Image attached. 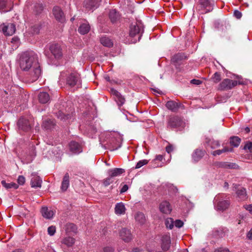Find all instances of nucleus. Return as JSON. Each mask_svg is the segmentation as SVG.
Masks as SVG:
<instances>
[{
  "label": "nucleus",
  "mask_w": 252,
  "mask_h": 252,
  "mask_svg": "<svg viewBox=\"0 0 252 252\" xmlns=\"http://www.w3.org/2000/svg\"><path fill=\"white\" fill-rule=\"evenodd\" d=\"M19 64L21 69L26 72L25 78L29 83L36 81L41 75V70L36 54L26 51L20 55Z\"/></svg>",
  "instance_id": "f257e3e1"
},
{
  "label": "nucleus",
  "mask_w": 252,
  "mask_h": 252,
  "mask_svg": "<svg viewBox=\"0 0 252 252\" xmlns=\"http://www.w3.org/2000/svg\"><path fill=\"white\" fill-rule=\"evenodd\" d=\"M63 80H65L66 84L70 87L75 86L77 88L81 87V78L79 74L76 72H70L68 70L62 72L60 76V81Z\"/></svg>",
  "instance_id": "f03ea898"
},
{
  "label": "nucleus",
  "mask_w": 252,
  "mask_h": 252,
  "mask_svg": "<svg viewBox=\"0 0 252 252\" xmlns=\"http://www.w3.org/2000/svg\"><path fill=\"white\" fill-rule=\"evenodd\" d=\"M185 126L182 118L177 115H171L167 120V128L171 130H182Z\"/></svg>",
  "instance_id": "7ed1b4c3"
},
{
  "label": "nucleus",
  "mask_w": 252,
  "mask_h": 252,
  "mask_svg": "<svg viewBox=\"0 0 252 252\" xmlns=\"http://www.w3.org/2000/svg\"><path fill=\"white\" fill-rule=\"evenodd\" d=\"M143 32V26L140 22L132 23L129 27V35L131 37H135L132 42H136L140 40Z\"/></svg>",
  "instance_id": "20e7f679"
},
{
  "label": "nucleus",
  "mask_w": 252,
  "mask_h": 252,
  "mask_svg": "<svg viewBox=\"0 0 252 252\" xmlns=\"http://www.w3.org/2000/svg\"><path fill=\"white\" fill-rule=\"evenodd\" d=\"M214 0H199L196 6L197 10L201 14L211 12L214 9Z\"/></svg>",
  "instance_id": "39448f33"
},
{
  "label": "nucleus",
  "mask_w": 252,
  "mask_h": 252,
  "mask_svg": "<svg viewBox=\"0 0 252 252\" xmlns=\"http://www.w3.org/2000/svg\"><path fill=\"white\" fill-rule=\"evenodd\" d=\"M242 82L233 80L229 79H224L218 85V89L220 91H227L232 89L238 84H242Z\"/></svg>",
  "instance_id": "423d86ee"
},
{
  "label": "nucleus",
  "mask_w": 252,
  "mask_h": 252,
  "mask_svg": "<svg viewBox=\"0 0 252 252\" xmlns=\"http://www.w3.org/2000/svg\"><path fill=\"white\" fill-rule=\"evenodd\" d=\"M226 197V195L223 193L219 194L214 199L215 203H217V208L218 210L224 211L229 206L230 202L227 199H224Z\"/></svg>",
  "instance_id": "0eeeda50"
},
{
  "label": "nucleus",
  "mask_w": 252,
  "mask_h": 252,
  "mask_svg": "<svg viewBox=\"0 0 252 252\" xmlns=\"http://www.w3.org/2000/svg\"><path fill=\"white\" fill-rule=\"evenodd\" d=\"M17 126L20 133L22 132H28L32 128L31 124L29 121L23 117H21L19 119L17 122Z\"/></svg>",
  "instance_id": "6e6552de"
},
{
  "label": "nucleus",
  "mask_w": 252,
  "mask_h": 252,
  "mask_svg": "<svg viewBox=\"0 0 252 252\" xmlns=\"http://www.w3.org/2000/svg\"><path fill=\"white\" fill-rule=\"evenodd\" d=\"M22 155L25 157L29 161H32L35 156V148L33 145L26 146L25 150L22 151Z\"/></svg>",
  "instance_id": "1a4fd4ad"
},
{
  "label": "nucleus",
  "mask_w": 252,
  "mask_h": 252,
  "mask_svg": "<svg viewBox=\"0 0 252 252\" xmlns=\"http://www.w3.org/2000/svg\"><path fill=\"white\" fill-rule=\"evenodd\" d=\"M49 50L53 56L56 59H60L63 56V51L61 45L58 43H53L50 45Z\"/></svg>",
  "instance_id": "9d476101"
},
{
  "label": "nucleus",
  "mask_w": 252,
  "mask_h": 252,
  "mask_svg": "<svg viewBox=\"0 0 252 252\" xmlns=\"http://www.w3.org/2000/svg\"><path fill=\"white\" fill-rule=\"evenodd\" d=\"M232 188L233 190L236 191L237 197L241 200H244L246 199L247 193L245 188L240 187L239 185L236 184H233Z\"/></svg>",
  "instance_id": "9b49d317"
},
{
  "label": "nucleus",
  "mask_w": 252,
  "mask_h": 252,
  "mask_svg": "<svg viewBox=\"0 0 252 252\" xmlns=\"http://www.w3.org/2000/svg\"><path fill=\"white\" fill-rule=\"evenodd\" d=\"M110 92L119 106H122L124 104L125 98L119 92L114 88H111Z\"/></svg>",
  "instance_id": "f8f14e48"
},
{
  "label": "nucleus",
  "mask_w": 252,
  "mask_h": 252,
  "mask_svg": "<svg viewBox=\"0 0 252 252\" xmlns=\"http://www.w3.org/2000/svg\"><path fill=\"white\" fill-rule=\"evenodd\" d=\"M187 59V57L183 53H179L174 55L172 59L171 62L175 65H180L182 62Z\"/></svg>",
  "instance_id": "ddd939ff"
},
{
  "label": "nucleus",
  "mask_w": 252,
  "mask_h": 252,
  "mask_svg": "<svg viewBox=\"0 0 252 252\" xmlns=\"http://www.w3.org/2000/svg\"><path fill=\"white\" fill-rule=\"evenodd\" d=\"M53 14L57 21L60 22H64L65 19L64 15L60 7L54 6L53 9Z\"/></svg>",
  "instance_id": "4468645a"
},
{
  "label": "nucleus",
  "mask_w": 252,
  "mask_h": 252,
  "mask_svg": "<svg viewBox=\"0 0 252 252\" xmlns=\"http://www.w3.org/2000/svg\"><path fill=\"white\" fill-rule=\"evenodd\" d=\"M120 236L126 242H128L132 239L130 230L126 228H123L120 230Z\"/></svg>",
  "instance_id": "2eb2a0df"
},
{
  "label": "nucleus",
  "mask_w": 252,
  "mask_h": 252,
  "mask_svg": "<svg viewBox=\"0 0 252 252\" xmlns=\"http://www.w3.org/2000/svg\"><path fill=\"white\" fill-rule=\"evenodd\" d=\"M16 31L15 25L13 23H9L2 28V31L4 35L10 36L13 34Z\"/></svg>",
  "instance_id": "dca6fc26"
},
{
  "label": "nucleus",
  "mask_w": 252,
  "mask_h": 252,
  "mask_svg": "<svg viewBox=\"0 0 252 252\" xmlns=\"http://www.w3.org/2000/svg\"><path fill=\"white\" fill-rule=\"evenodd\" d=\"M161 247L164 252L168 251L170 247V237L168 235H163L161 239Z\"/></svg>",
  "instance_id": "f3484780"
},
{
  "label": "nucleus",
  "mask_w": 252,
  "mask_h": 252,
  "mask_svg": "<svg viewBox=\"0 0 252 252\" xmlns=\"http://www.w3.org/2000/svg\"><path fill=\"white\" fill-rule=\"evenodd\" d=\"M69 149L73 153L79 154L82 151V147L78 142L72 141L69 144Z\"/></svg>",
  "instance_id": "a211bd4d"
},
{
  "label": "nucleus",
  "mask_w": 252,
  "mask_h": 252,
  "mask_svg": "<svg viewBox=\"0 0 252 252\" xmlns=\"http://www.w3.org/2000/svg\"><path fill=\"white\" fill-rule=\"evenodd\" d=\"M159 208L161 212L166 214H170L172 211L170 203L166 201L161 202Z\"/></svg>",
  "instance_id": "6ab92c4d"
},
{
  "label": "nucleus",
  "mask_w": 252,
  "mask_h": 252,
  "mask_svg": "<svg viewBox=\"0 0 252 252\" xmlns=\"http://www.w3.org/2000/svg\"><path fill=\"white\" fill-rule=\"evenodd\" d=\"M163 156L162 155H157L156 158L152 161L151 166L152 167L156 168L163 166L162 160Z\"/></svg>",
  "instance_id": "aec40b11"
},
{
  "label": "nucleus",
  "mask_w": 252,
  "mask_h": 252,
  "mask_svg": "<svg viewBox=\"0 0 252 252\" xmlns=\"http://www.w3.org/2000/svg\"><path fill=\"white\" fill-rule=\"evenodd\" d=\"M206 152L205 150L197 149L193 152L192 155V158L195 161H198L205 155Z\"/></svg>",
  "instance_id": "412c9836"
},
{
  "label": "nucleus",
  "mask_w": 252,
  "mask_h": 252,
  "mask_svg": "<svg viewBox=\"0 0 252 252\" xmlns=\"http://www.w3.org/2000/svg\"><path fill=\"white\" fill-rule=\"evenodd\" d=\"M100 1V0H87L85 2V6L89 10L96 8L98 6Z\"/></svg>",
  "instance_id": "4be33fe9"
},
{
  "label": "nucleus",
  "mask_w": 252,
  "mask_h": 252,
  "mask_svg": "<svg viewBox=\"0 0 252 252\" xmlns=\"http://www.w3.org/2000/svg\"><path fill=\"white\" fill-rule=\"evenodd\" d=\"M38 98L40 103L45 104L50 101V96L47 93L43 92L38 94Z\"/></svg>",
  "instance_id": "5701e85b"
},
{
  "label": "nucleus",
  "mask_w": 252,
  "mask_h": 252,
  "mask_svg": "<svg viewBox=\"0 0 252 252\" xmlns=\"http://www.w3.org/2000/svg\"><path fill=\"white\" fill-rule=\"evenodd\" d=\"M41 213L42 216L47 219H51L54 215L53 211L49 209L47 207H43L42 208Z\"/></svg>",
  "instance_id": "b1692460"
},
{
  "label": "nucleus",
  "mask_w": 252,
  "mask_h": 252,
  "mask_svg": "<svg viewBox=\"0 0 252 252\" xmlns=\"http://www.w3.org/2000/svg\"><path fill=\"white\" fill-rule=\"evenodd\" d=\"M109 17L112 23H115L119 20L120 15L115 9H112L109 12Z\"/></svg>",
  "instance_id": "393cba45"
},
{
  "label": "nucleus",
  "mask_w": 252,
  "mask_h": 252,
  "mask_svg": "<svg viewBox=\"0 0 252 252\" xmlns=\"http://www.w3.org/2000/svg\"><path fill=\"white\" fill-rule=\"evenodd\" d=\"M166 107L169 110L175 112L178 111L180 104L174 101H168L166 103Z\"/></svg>",
  "instance_id": "a878e982"
},
{
  "label": "nucleus",
  "mask_w": 252,
  "mask_h": 252,
  "mask_svg": "<svg viewBox=\"0 0 252 252\" xmlns=\"http://www.w3.org/2000/svg\"><path fill=\"white\" fill-rule=\"evenodd\" d=\"M126 207L122 202L117 203L115 207V213L118 215L125 214L126 213Z\"/></svg>",
  "instance_id": "bb28decb"
},
{
  "label": "nucleus",
  "mask_w": 252,
  "mask_h": 252,
  "mask_svg": "<svg viewBox=\"0 0 252 252\" xmlns=\"http://www.w3.org/2000/svg\"><path fill=\"white\" fill-rule=\"evenodd\" d=\"M69 185V175L68 173H65L62 183L61 189L62 191H64L67 190Z\"/></svg>",
  "instance_id": "cd10ccee"
},
{
  "label": "nucleus",
  "mask_w": 252,
  "mask_h": 252,
  "mask_svg": "<svg viewBox=\"0 0 252 252\" xmlns=\"http://www.w3.org/2000/svg\"><path fill=\"white\" fill-rule=\"evenodd\" d=\"M90 30V26L87 22L82 23L78 28V32L82 34L87 33Z\"/></svg>",
  "instance_id": "c85d7f7f"
},
{
  "label": "nucleus",
  "mask_w": 252,
  "mask_h": 252,
  "mask_svg": "<svg viewBox=\"0 0 252 252\" xmlns=\"http://www.w3.org/2000/svg\"><path fill=\"white\" fill-rule=\"evenodd\" d=\"M125 172V169L120 168H115L108 171L109 175L111 177H115L121 175Z\"/></svg>",
  "instance_id": "c756f323"
},
{
  "label": "nucleus",
  "mask_w": 252,
  "mask_h": 252,
  "mask_svg": "<svg viewBox=\"0 0 252 252\" xmlns=\"http://www.w3.org/2000/svg\"><path fill=\"white\" fill-rule=\"evenodd\" d=\"M75 242V239L70 236H67L63 238L61 241L63 245H64L67 247H72L74 244Z\"/></svg>",
  "instance_id": "7c9ffc66"
},
{
  "label": "nucleus",
  "mask_w": 252,
  "mask_h": 252,
  "mask_svg": "<svg viewBox=\"0 0 252 252\" xmlns=\"http://www.w3.org/2000/svg\"><path fill=\"white\" fill-rule=\"evenodd\" d=\"M42 182L41 179L39 176L34 175L31 179V185L32 188H40Z\"/></svg>",
  "instance_id": "2f4dec72"
},
{
  "label": "nucleus",
  "mask_w": 252,
  "mask_h": 252,
  "mask_svg": "<svg viewBox=\"0 0 252 252\" xmlns=\"http://www.w3.org/2000/svg\"><path fill=\"white\" fill-rule=\"evenodd\" d=\"M134 218L135 221L140 225L144 224L146 221V218L143 213L138 212H137Z\"/></svg>",
  "instance_id": "473e14b6"
},
{
  "label": "nucleus",
  "mask_w": 252,
  "mask_h": 252,
  "mask_svg": "<svg viewBox=\"0 0 252 252\" xmlns=\"http://www.w3.org/2000/svg\"><path fill=\"white\" fill-rule=\"evenodd\" d=\"M56 123L54 120H48L43 123L42 126L46 129H51L55 126Z\"/></svg>",
  "instance_id": "72a5a7b5"
},
{
  "label": "nucleus",
  "mask_w": 252,
  "mask_h": 252,
  "mask_svg": "<svg viewBox=\"0 0 252 252\" xmlns=\"http://www.w3.org/2000/svg\"><path fill=\"white\" fill-rule=\"evenodd\" d=\"M54 113H55L57 115V117L60 119L62 121H65L66 120H68L69 119H70L71 117V114H65L63 111L60 110L58 112L54 111Z\"/></svg>",
  "instance_id": "f704fd0d"
},
{
  "label": "nucleus",
  "mask_w": 252,
  "mask_h": 252,
  "mask_svg": "<svg viewBox=\"0 0 252 252\" xmlns=\"http://www.w3.org/2000/svg\"><path fill=\"white\" fill-rule=\"evenodd\" d=\"M100 43L104 46L107 47H111L113 44L110 39L106 36L102 37L100 39Z\"/></svg>",
  "instance_id": "c9c22d12"
},
{
  "label": "nucleus",
  "mask_w": 252,
  "mask_h": 252,
  "mask_svg": "<svg viewBox=\"0 0 252 252\" xmlns=\"http://www.w3.org/2000/svg\"><path fill=\"white\" fill-rule=\"evenodd\" d=\"M1 184L6 189H10L12 188L17 189L19 188V185L18 184L13 182L7 183L5 180L1 181Z\"/></svg>",
  "instance_id": "e433bc0d"
},
{
  "label": "nucleus",
  "mask_w": 252,
  "mask_h": 252,
  "mask_svg": "<svg viewBox=\"0 0 252 252\" xmlns=\"http://www.w3.org/2000/svg\"><path fill=\"white\" fill-rule=\"evenodd\" d=\"M232 148H229L227 147H224L221 150H218L214 151L212 152V154L214 156H216L217 155H220L222 154V153L227 152H231L232 151Z\"/></svg>",
  "instance_id": "4c0bfd02"
},
{
  "label": "nucleus",
  "mask_w": 252,
  "mask_h": 252,
  "mask_svg": "<svg viewBox=\"0 0 252 252\" xmlns=\"http://www.w3.org/2000/svg\"><path fill=\"white\" fill-rule=\"evenodd\" d=\"M241 141V139L238 137L233 136L230 138V144L231 146L237 147L239 145Z\"/></svg>",
  "instance_id": "58836bf2"
},
{
  "label": "nucleus",
  "mask_w": 252,
  "mask_h": 252,
  "mask_svg": "<svg viewBox=\"0 0 252 252\" xmlns=\"http://www.w3.org/2000/svg\"><path fill=\"white\" fill-rule=\"evenodd\" d=\"M221 79V73L218 72L215 73L211 77V80L215 83H219Z\"/></svg>",
  "instance_id": "ea45409f"
},
{
  "label": "nucleus",
  "mask_w": 252,
  "mask_h": 252,
  "mask_svg": "<svg viewBox=\"0 0 252 252\" xmlns=\"http://www.w3.org/2000/svg\"><path fill=\"white\" fill-rule=\"evenodd\" d=\"M165 224L167 228L170 229H172L174 226V220L172 218H168L165 220Z\"/></svg>",
  "instance_id": "a19ab883"
},
{
  "label": "nucleus",
  "mask_w": 252,
  "mask_h": 252,
  "mask_svg": "<svg viewBox=\"0 0 252 252\" xmlns=\"http://www.w3.org/2000/svg\"><path fill=\"white\" fill-rule=\"evenodd\" d=\"M218 166L219 167H221V168H232L233 167V165L231 163L227 162H219L218 163Z\"/></svg>",
  "instance_id": "79ce46f5"
},
{
  "label": "nucleus",
  "mask_w": 252,
  "mask_h": 252,
  "mask_svg": "<svg viewBox=\"0 0 252 252\" xmlns=\"http://www.w3.org/2000/svg\"><path fill=\"white\" fill-rule=\"evenodd\" d=\"M209 144L212 149H216L220 147V143L218 140H210Z\"/></svg>",
  "instance_id": "37998d69"
},
{
  "label": "nucleus",
  "mask_w": 252,
  "mask_h": 252,
  "mask_svg": "<svg viewBox=\"0 0 252 252\" xmlns=\"http://www.w3.org/2000/svg\"><path fill=\"white\" fill-rule=\"evenodd\" d=\"M149 162V160L147 159H142L139 160L136 164L135 168L138 169L144 165H146Z\"/></svg>",
  "instance_id": "c03bdc74"
},
{
  "label": "nucleus",
  "mask_w": 252,
  "mask_h": 252,
  "mask_svg": "<svg viewBox=\"0 0 252 252\" xmlns=\"http://www.w3.org/2000/svg\"><path fill=\"white\" fill-rule=\"evenodd\" d=\"M43 10V6L42 4L36 3L34 5V11L36 14H38L40 13Z\"/></svg>",
  "instance_id": "a18cd8bd"
},
{
  "label": "nucleus",
  "mask_w": 252,
  "mask_h": 252,
  "mask_svg": "<svg viewBox=\"0 0 252 252\" xmlns=\"http://www.w3.org/2000/svg\"><path fill=\"white\" fill-rule=\"evenodd\" d=\"M66 231H67L75 232V231L76 230V225L73 223H67L66 225Z\"/></svg>",
  "instance_id": "49530a36"
},
{
  "label": "nucleus",
  "mask_w": 252,
  "mask_h": 252,
  "mask_svg": "<svg viewBox=\"0 0 252 252\" xmlns=\"http://www.w3.org/2000/svg\"><path fill=\"white\" fill-rule=\"evenodd\" d=\"M56 231V227L55 226H50L48 228V233L50 236H53L55 234Z\"/></svg>",
  "instance_id": "de8ad7c7"
},
{
  "label": "nucleus",
  "mask_w": 252,
  "mask_h": 252,
  "mask_svg": "<svg viewBox=\"0 0 252 252\" xmlns=\"http://www.w3.org/2000/svg\"><path fill=\"white\" fill-rule=\"evenodd\" d=\"M40 27L39 25H34L32 27V32L33 34H38L39 33Z\"/></svg>",
  "instance_id": "09e8293b"
},
{
  "label": "nucleus",
  "mask_w": 252,
  "mask_h": 252,
  "mask_svg": "<svg viewBox=\"0 0 252 252\" xmlns=\"http://www.w3.org/2000/svg\"><path fill=\"white\" fill-rule=\"evenodd\" d=\"M113 182L112 177L109 176L108 178H106L103 180V184L105 186H108Z\"/></svg>",
  "instance_id": "8fccbe9b"
},
{
  "label": "nucleus",
  "mask_w": 252,
  "mask_h": 252,
  "mask_svg": "<svg viewBox=\"0 0 252 252\" xmlns=\"http://www.w3.org/2000/svg\"><path fill=\"white\" fill-rule=\"evenodd\" d=\"M19 39L17 37L14 36L11 39V43L15 45V48H16L19 45Z\"/></svg>",
  "instance_id": "3c124183"
},
{
  "label": "nucleus",
  "mask_w": 252,
  "mask_h": 252,
  "mask_svg": "<svg viewBox=\"0 0 252 252\" xmlns=\"http://www.w3.org/2000/svg\"><path fill=\"white\" fill-rule=\"evenodd\" d=\"M184 222L180 220H177L174 221V225L177 228H180L183 226Z\"/></svg>",
  "instance_id": "603ef678"
},
{
  "label": "nucleus",
  "mask_w": 252,
  "mask_h": 252,
  "mask_svg": "<svg viewBox=\"0 0 252 252\" xmlns=\"http://www.w3.org/2000/svg\"><path fill=\"white\" fill-rule=\"evenodd\" d=\"M17 182L18 185H23L25 183V178L23 176H19L17 179Z\"/></svg>",
  "instance_id": "864d4df0"
},
{
  "label": "nucleus",
  "mask_w": 252,
  "mask_h": 252,
  "mask_svg": "<svg viewBox=\"0 0 252 252\" xmlns=\"http://www.w3.org/2000/svg\"><path fill=\"white\" fill-rule=\"evenodd\" d=\"M244 149L248 150L250 152L252 153V142L246 144L244 146Z\"/></svg>",
  "instance_id": "5fc2aeb1"
},
{
  "label": "nucleus",
  "mask_w": 252,
  "mask_h": 252,
  "mask_svg": "<svg viewBox=\"0 0 252 252\" xmlns=\"http://www.w3.org/2000/svg\"><path fill=\"white\" fill-rule=\"evenodd\" d=\"M214 252H230L227 248H219L215 250Z\"/></svg>",
  "instance_id": "6e6d98bb"
},
{
  "label": "nucleus",
  "mask_w": 252,
  "mask_h": 252,
  "mask_svg": "<svg viewBox=\"0 0 252 252\" xmlns=\"http://www.w3.org/2000/svg\"><path fill=\"white\" fill-rule=\"evenodd\" d=\"M234 16L237 18V19H240L242 16V13L239 11V10H235L234 11Z\"/></svg>",
  "instance_id": "4d7b16f0"
},
{
  "label": "nucleus",
  "mask_w": 252,
  "mask_h": 252,
  "mask_svg": "<svg viewBox=\"0 0 252 252\" xmlns=\"http://www.w3.org/2000/svg\"><path fill=\"white\" fill-rule=\"evenodd\" d=\"M174 150L173 146L169 144L166 147V151L168 153L170 154L171 152H172Z\"/></svg>",
  "instance_id": "13d9d810"
},
{
  "label": "nucleus",
  "mask_w": 252,
  "mask_h": 252,
  "mask_svg": "<svg viewBox=\"0 0 252 252\" xmlns=\"http://www.w3.org/2000/svg\"><path fill=\"white\" fill-rule=\"evenodd\" d=\"M190 83L192 84L199 85L202 83V81L200 80L192 79L190 81Z\"/></svg>",
  "instance_id": "bf43d9fd"
},
{
  "label": "nucleus",
  "mask_w": 252,
  "mask_h": 252,
  "mask_svg": "<svg viewBox=\"0 0 252 252\" xmlns=\"http://www.w3.org/2000/svg\"><path fill=\"white\" fill-rule=\"evenodd\" d=\"M6 6V0H0V8L3 9Z\"/></svg>",
  "instance_id": "052dcab7"
},
{
  "label": "nucleus",
  "mask_w": 252,
  "mask_h": 252,
  "mask_svg": "<svg viewBox=\"0 0 252 252\" xmlns=\"http://www.w3.org/2000/svg\"><path fill=\"white\" fill-rule=\"evenodd\" d=\"M128 189V186L127 185H125L123 186V187L120 190V192L121 193L125 192Z\"/></svg>",
  "instance_id": "680f3d73"
},
{
  "label": "nucleus",
  "mask_w": 252,
  "mask_h": 252,
  "mask_svg": "<svg viewBox=\"0 0 252 252\" xmlns=\"http://www.w3.org/2000/svg\"><path fill=\"white\" fill-rule=\"evenodd\" d=\"M104 252H113L114 250L112 247H106L103 249Z\"/></svg>",
  "instance_id": "e2e57ef3"
},
{
  "label": "nucleus",
  "mask_w": 252,
  "mask_h": 252,
  "mask_svg": "<svg viewBox=\"0 0 252 252\" xmlns=\"http://www.w3.org/2000/svg\"><path fill=\"white\" fill-rule=\"evenodd\" d=\"M247 237L250 240H252V228L250 230V231L247 234Z\"/></svg>",
  "instance_id": "0e129e2a"
},
{
  "label": "nucleus",
  "mask_w": 252,
  "mask_h": 252,
  "mask_svg": "<svg viewBox=\"0 0 252 252\" xmlns=\"http://www.w3.org/2000/svg\"><path fill=\"white\" fill-rule=\"evenodd\" d=\"M245 208L250 212H252V205H247Z\"/></svg>",
  "instance_id": "69168bd1"
},
{
  "label": "nucleus",
  "mask_w": 252,
  "mask_h": 252,
  "mask_svg": "<svg viewBox=\"0 0 252 252\" xmlns=\"http://www.w3.org/2000/svg\"><path fill=\"white\" fill-rule=\"evenodd\" d=\"M12 252H25L23 249H18L13 251Z\"/></svg>",
  "instance_id": "338daca9"
},
{
  "label": "nucleus",
  "mask_w": 252,
  "mask_h": 252,
  "mask_svg": "<svg viewBox=\"0 0 252 252\" xmlns=\"http://www.w3.org/2000/svg\"><path fill=\"white\" fill-rule=\"evenodd\" d=\"M141 250L139 248H135L133 250V252H141Z\"/></svg>",
  "instance_id": "774afa93"
}]
</instances>
